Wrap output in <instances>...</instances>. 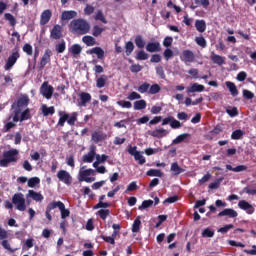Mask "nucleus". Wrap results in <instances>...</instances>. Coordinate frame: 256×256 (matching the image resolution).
I'll return each instance as SVG.
<instances>
[{
	"label": "nucleus",
	"mask_w": 256,
	"mask_h": 256,
	"mask_svg": "<svg viewBox=\"0 0 256 256\" xmlns=\"http://www.w3.org/2000/svg\"><path fill=\"white\" fill-rule=\"evenodd\" d=\"M205 91V86L199 83H193L187 88V93H203Z\"/></svg>",
	"instance_id": "obj_20"
},
{
	"label": "nucleus",
	"mask_w": 256,
	"mask_h": 256,
	"mask_svg": "<svg viewBox=\"0 0 256 256\" xmlns=\"http://www.w3.org/2000/svg\"><path fill=\"white\" fill-rule=\"evenodd\" d=\"M94 159H95V150H91L88 154H85L83 156L82 161L84 163H93Z\"/></svg>",
	"instance_id": "obj_34"
},
{
	"label": "nucleus",
	"mask_w": 256,
	"mask_h": 256,
	"mask_svg": "<svg viewBox=\"0 0 256 256\" xmlns=\"http://www.w3.org/2000/svg\"><path fill=\"white\" fill-rule=\"evenodd\" d=\"M70 28L72 33H77V35H87L91 26L89 25V22L84 19H75L70 23Z\"/></svg>",
	"instance_id": "obj_2"
},
{
	"label": "nucleus",
	"mask_w": 256,
	"mask_h": 256,
	"mask_svg": "<svg viewBox=\"0 0 256 256\" xmlns=\"http://www.w3.org/2000/svg\"><path fill=\"white\" fill-rule=\"evenodd\" d=\"M133 51H135V44H133V42L128 41L125 43V53L127 55V57H129V55H131V53H133Z\"/></svg>",
	"instance_id": "obj_40"
},
{
	"label": "nucleus",
	"mask_w": 256,
	"mask_h": 256,
	"mask_svg": "<svg viewBox=\"0 0 256 256\" xmlns=\"http://www.w3.org/2000/svg\"><path fill=\"white\" fill-rule=\"evenodd\" d=\"M151 87V84L147 83V82H144L143 84H141L139 87H138V91L140 93H147V91H149Z\"/></svg>",
	"instance_id": "obj_58"
},
{
	"label": "nucleus",
	"mask_w": 256,
	"mask_h": 256,
	"mask_svg": "<svg viewBox=\"0 0 256 256\" xmlns=\"http://www.w3.org/2000/svg\"><path fill=\"white\" fill-rule=\"evenodd\" d=\"M135 161H138L139 165H145L146 160H145V156L141 155V152H138L135 156H134Z\"/></svg>",
	"instance_id": "obj_60"
},
{
	"label": "nucleus",
	"mask_w": 256,
	"mask_h": 256,
	"mask_svg": "<svg viewBox=\"0 0 256 256\" xmlns=\"http://www.w3.org/2000/svg\"><path fill=\"white\" fill-rule=\"evenodd\" d=\"M137 189H139V186L137 185V182L133 181L127 186L125 193H129L131 191H137Z\"/></svg>",
	"instance_id": "obj_62"
},
{
	"label": "nucleus",
	"mask_w": 256,
	"mask_h": 256,
	"mask_svg": "<svg viewBox=\"0 0 256 256\" xmlns=\"http://www.w3.org/2000/svg\"><path fill=\"white\" fill-rule=\"evenodd\" d=\"M135 45L136 47H138V49H143L145 47V40L143 39V36L141 35H137L135 37Z\"/></svg>",
	"instance_id": "obj_43"
},
{
	"label": "nucleus",
	"mask_w": 256,
	"mask_h": 256,
	"mask_svg": "<svg viewBox=\"0 0 256 256\" xmlns=\"http://www.w3.org/2000/svg\"><path fill=\"white\" fill-rule=\"evenodd\" d=\"M59 120H58V126L59 127H65V122H68L69 119V114L65 113V112H59Z\"/></svg>",
	"instance_id": "obj_32"
},
{
	"label": "nucleus",
	"mask_w": 256,
	"mask_h": 256,
	"mask_svg": "<svg viewBox=\"0 0 256 256\" xmlns=\"http://www.w3.org/2000/svg\"><path fill=\"white\" fill-rule=\"evenodd\" d=\"M149 207H153V200H144L138 209L143 211V209H149Z\"/></svg>",
	"instance_id": "obj_51"
},
{
	"label": "nucleus",
	"mask_w": 256,
	"mask_h": 256,
	"mask_svg": "<svg viewBox=\"0 0 256 256\" xmlns=\"http://www.w3.org/2000/svg\"><path fill=\"white\" fill-rule=\"evenodd\" d=\"M159 91H161V86H159V84H153L152 86H150L148 93L149 95H157Z\"/></svg>",
	"instance_id": "obj_50"
},
{
	"label": "nucleus",
	"mask_w": 256,
	"mask_h": 256,
	"mask_svg": "<svg viewBox=\"0 0 256 256\" xmlns=\"http://www.w3.org/2000/svg\"><path fill=\"white\" fill-rule=\"evenodd\" d=\"M188 137H191V134L189 133L180 134L173 140V143L174 145H179V143H183V141H185V139H187Z\"/></svg>",
	"instance_id": "obj_38"
},
{
	"label": "nucleus",
	"mask_w": 256,
	"mask_h": 256,
	"mask_svg": "<svg viewBox=\"0 0 256 256\" xmlns=\"http://www.w3.org/2000/svg\"><path fill=\"white\" fill-rule=\"evenodd\" d=\"M20 57H21V54H19V48H14L12 50V54L8 57L6 64L4 66L5 71H9L10 69H13V67L15 66V63H17Z\"/></svg>",
	"instance_id": "obj_6"
},
{
	"label": "nucleus",
	"mask_w": 256,
	"mask_h": 256,
	"mask_svg": "<svg viewBox=\"0 0 256 256\" xmlns=\"http://www.w3.org/2000/svg\"><path fill=\"white\" fill-rule=\"evenodd\" d=\"M85 169V166H83L80 171H79V181L83 182L85 181V183H93V181H95V177H91V175H95V170L89 168V169Z\"/></svg>",
	"instance_id": "obj_5"
},
{
	"label": "nucleus",
	"mask_w": 256,
	"mask_h": 256,
	"mask_svg": "<svg viewBox=\"0 0 256 256\" xmlns=\"http://www.w3.org/2000/svg\"><path fill=\"white\" fill-rule=\"evenodd\" d=\"M194 3L197 7H204V9H207L210 5L209 0H194Z\"/></svg>",
	"instance_id": "obj_56"
},
{
	"label": "nucleus",
	"mask_w": 256,
	"mask_h": 256,
	"mask_svg": "<svg viewBox=\"0 0 256 256\" xmlns=\"http://www.w3.org/2000/svg\"><path fill=\"white\" fill-rule=\"evenodd\" d=\"M211 61L215 63L216 65H225V57L221 55L214 54L211 57Z\"/></svg>",
	"instance_id": "obj_35"
},
{
	"label": "nucleus",
	"mask_w": 256,
	"mask_h": 256,
	"mask_svg": "<svg viewBox=\"0 0 256 256\" xmlns=\"http://www.w3.org/2000/svg\"><path fill=\"white\" fill-rule=\"evenodd\" d=\"M96 21H101V23H104L105 25H107V19L105 18V15L103 14V11L98 10L95 18Z\"/></svg>",
	"instance_id": "obj_49"
},
{
	"label": "nucleus",
	"mask_w": 256,
	"mask_h": 256,
	"mask_svg": "<svg viewBox=\"0 0 256 256\" xmlns=\"http://www.w3.org/2000/svg\"><path fill=\"white\" fill-rule=\"evenodd\" d=\"M53 16V13L51 10L47 9L44 10L40 16V25H47L49 21H51V17Z\"/></svg>",
	"instance_id": "obj_19"
},
{
	"label": "nucleus",
	"mask_w": 256,
	"mask_h": 256,
	"mask_svg": "<svg viewBox=\"0 0 256 256\" xmlns=\"http://www.w3.org/2000/svg\"><path fill=\"white\" fill-rule=\"evenodd\" d=\"M63 205V202H61V201H53V202H50L48 205H47V207H46V210H48V211H53V209H57V207L59 208V209H61V206Z\"/></svg>",
	"instance_id": "obj_41"
},
{
	"label": "nucleus",
	"mask_w": 256,
	"mask_h": 256,
	"mask_svg": "<svg viewBox=\"0 0 256 256\" xmlns=\"http://www.w3.org/2000/svg\"><path fill=\"white\" fill-rule=\"evenodd\" d=\"M22 110L20 109H15L13 112V122L18 123H23V121H29L31 119V109L26 108L22 113Z\"/></svg>",
	"instance_id": "obj_3"
},
{
	"label": "nucleus",
	"mask_w": 256,
	"mask_h": 256,
	"mask_svg": "<svg viewBox=\"0 0 256 256\" xmlns=\"http://www.w3.org/2000/svg\"><path fill=\"white\" fill-rule=\"evenodd\" d=\"M79 99L77 100L78 107H87V103H91V95L89 92H80L78 94Z\"/></svg>",
	"instance_id": "obj_9"
},
{
	"label": "nucleus",
	"mask_w": 256,
	"mask_h": 256,
	"mask_svg": "<svg viewBox=\"0 0 256 256\" xmlns=\"http://www.w3.org/2000/svg\"><path fill=\"white\" fill-rule=\"evenodd\" d=\"M57 177L59 181H62L65 185H71L73 178L71 177V174L67 172L66 170H60L57 173Z\"/></svg>",
	"instance_id": "obj_10"
},
{
	"label": "nucleus",
	"mask_w": 256,
	"mask_h": 256,
	"mask_svg": "<svg viewBox=\"0 0 256 256\" xmlns=\"http://www.w3.org/2000/svg\"><path fill=\"white\" fill-rule=\"evenodd\" d=\"M195 28L198 33H205V31H207V23L205 22V20H196Z\"/></svg>",
	"instance_id": "obj_23"
},
{
	"label": "nucleus",
	"mask_w": 256,
	"mask_h": 256,
	"mask_svg": "<svg viewBox=\"0 0 256 256\" xmlns=\"http://www.w3.org/2000/svg\"><path fill=\"white\" fill-rule=\"evenodd\" d=\"M214 236H215V231L211 230L210 228H205L202 231V237L211 238V237H214Z\"/></svg>",
	"instance_id": "obj_57"
},
{
	"label": "nucleus",
	"mask_w": 256,
	"mask_h": 256,
	"mask_svg": "<svg viewBox=\"0 0 256 256\" xmlns=\"http://www.w3.org/2000/svg\"><path fill=\"white\" fill-rule=\"evenodd\" d=\"M66 49H67V46L65 44V40H62L61 43L56 45L57 53H65Z\"/></svg>",
	"instance_id": "obj_59"
},
{
	"label": "nucleus",
	"mask_w": 256,
	"mask_h": 256,
	"mask_svg": "<svg viewBox=\"0 0 256 256\" xmlns=\"http://www.w3.org/2000/svg\"><path fill=\"white\" fill-rule=\"evenodd\" d=\"M146 175L148 177H163V173L161 172V170H157V169H149L146 172Z\"/></svg>",
	"instance_id": "obj_44"
},
{
	"label": "nucleus",
	"mask_w": 256,
	"mask_h": 256,
	"mask_svg": "<svg viewBox=\"0 0 256 256\" xmlns=\"http://www.w3.org/2000/svg\"><path fill=\"white\" fill-rule=\"evenodd\" d=\"M4 18L6 21H9L11 27H15V25H17V19H15V16H13V14L5 13Z\"/></svg>",
	"instance_id": "obj_42"
},
{
	"label": "nucleus",
	"mask_w": 256,
	"mask_h": 256,
	"mask_svg": "<svg viewBox=\"0 0 256 256\" xmlns=\"http://www.w3.org/2000/svg\"><path fill=\"white\" fill-rule=\"evenodd\" d=\"M245 135V132L241 129H237L232 132L231 139L234 141H239V139H243V136Z\"/></svg>",
	"instance_id": "obj_33"
},
{
	"label": "nucleus",
	"mask_w": 256,
	"mask_h": 256,
	"mask_svg": "<svg viewBox=\"0 0 256 256\" xmlns=\"http://www.w3.org/2000/svg\"><path fill=\"white\" fill-rule=\"evenodd\" d=\"M104 31H105V28L99 25H94L92 28V35L93 37H100V35H102Z\"/></svg>",
	"instance_id": "obj_36"
},
{
	"label": "nucleus",
	"mask_w": 256,
	"mask_h": 256,
	"mask_svg": "<svg viewBox=\"0 0 256 256\" xmlns=\"http://www.w3.org/2000/svg\"><path fill=\"white\" fill-rule=\"evenodd\" d=\"M170 171H173L174 175H181V173H185V169L181 168L177 162H173L171 164Z\"/></svg>",
	"instance_id": "obj_27"
},
{
	"label": "nucleus",
	"mask_w": 256,
	"mask_h": 256,
	"mask_svg": "<svg viewBox=\"0 0 256 256\" xmlns=\"http://www.w3.org/2000/svg\"><path fill=\"white\" fill-rule=\"evenodd\" d=\"M155 71L158 77H160V79H165L166 75H165V70L163 69V66L161 65L156 66Z\"/></svg>",
	"instance_id": "obj_54"
},
{
	"label": "nucleus",
	"mask_w": 256,
	"mask_h": 256,
	"mask_svg": "<svg viewBox=\"0 0 256 256\" xmlns=\"http://www.w3.org/2000/svg\"><path fill=\"white\" fill-rule=\"evenodd\" d=\"M131 73H140V71H143V66L140 64H132L130 66Z\"/></svg>",
	"instance_id": "obj_63"
},
{
	"label": "nucleus",
	"mask_w": 256,
	"mask_h": 256,
	"mask_svg": "<svg viewBox=\"0 0 256 256\" xmlns=\"http://www.w3.org/2000/svg\"><path fill=\"white\" fill-rule=\"evenodd\" d=\"M26 199H32L33 201H36V203H43V199L45 197L41 192H37L35 190H28V193L26 194Z\"/></svg>",
	"instance_id": "obj_12"
},
{
	"label": "nucleus",
	"mask_w": 256,
	"mask_h": 256,
	"mask_svg": "<svg viewBox=\"0 0 256 256\" xmlns=\"http://www.w3.org/2000/svg\"><path fill=\"white\" fill-rule=\"evenodd\" d=\"M41 111L44 117H49V115H55V106L47 107V105L43 104L41 107Z\"/></svg>",
	"instance_id": "obj_24"
},
{
	"label": "nucleus",
	"mask_w": 256,
	"mask_h": 256,
	"mask_svg": "<svg viewBox=\"0 0 256 256\" xmlns=\"http://www.w3.org/2000/svg\"><path fill=\"white\" fill-rule=\"evenodd\" d=\"M180 59L184 63H193V61H195V54L191 50H184Z\"/></svg>",
	"instance_id": "obj_14"
},
{
	"label": "nucleus",
	"mask_w": 256,
	"mask_h": 256,
	"mask_svg": "<svg viewBox=\"0 0 256 256\" xmlns=\"http://www.w3.org/2000/svg\"><path fill=\"white\" fill-rule=\"evenodd\" d=\"M75 17H77V12L75 11H64L62 13L63 21H69L71 19H75Z\"/></svg>",
	"instance_id": "obj_31"
},
{
	"label": "nucleus",
	"mask_w": 256,
	"mask_h": 256,
	"mask_svg": "<svg viewBox=\"0 0 256 256\" xmlns=\"http://www.w3.org/2000/svg\"><path fill=\"white\" fill-rule=\"evenodd\" d=\"M149 59V54L145 50H140L136 54L137 61H147Z\"/></svg>",
	"instance_id": "obj_39"
},
{
	"label": "nucleus",
	"mask_w": 256,
	"mask_h": 256,
	"mask_svg": "<svg viewBox=\"0 0 256 256\" xmlns=\"http://www.w3.org/2000/svg\"><path fill=\"white\" fill-rule=\"evenodd\" d=\"M88 55H97L98 59H105V50L97 46L87 51Z\"/></svg>",
	"instance_id": "obj_17"
},
{
	"label": "nucleus",
	"mask_w": 256,
	"mask_h": 256,
	"mask_svg": "<svg viewBox=\"0 0 256 256\" xmlns=\"http://www.w3.org/2000/svg\"><path fill=\"white\" fill-rule=\"evenodd\" d=\"M146 51H148V53H159L161 51V43L149 42L146 45Z\"/></svg>",
	"instance_id": "obj_18"
},
{
	"label": "nucleus",
	"mask_w": 256,
	"mask_h": 256,
	"mask_svg": "<svg viewBox=\"0 0 256 256\" xmlns=\"http://www.w3.org/2000/svg\"><path fill=\"white\" fill-rule=\"evenodd\" d=\"M117 105H119V107H122L123 109H131L133 107V104H131V102L125 100L118 101Z\"/></svg>",
	"instance_id": "obj_55"
},
{
	"label": "nucleus",
	"mask_w": 256,
	"mask_h": 256,
	"mask_svg": "<svg viewBox=\"0 0 256 256\" xmlns=\"http://www.w3.org/2000/svg\"><path fill=\"white\" fill-rule=\"evenodd\" d=\"M22 49L24 53H26V55H29V56L33 55V46H31V44H28V43L24 44Z\"/></svg>",
	"instance_id": "obj_64"
},
{
	"label": "nucleus",
	"mask_w": 256,
	"mask_h": 256,
	"mask_svg": "<svg viewBox=\"0 0 256 256\" xmlns=\"http://www.w3.org/2000/svg\"><path fill=\"white\" fill-rule=\"evenodd\" d=\"M59 211L61 212V219H67V217L71 215V212L69 211V209L65 208L64 203L60 206Z\"/></svg>",
	"instance_id": "obj_48"
},
{
	"label": "nucleus",
	"mask_w": 256,
	"mask_h": 256,
	"mask_svg": "<svg viewBox=\"0 0 256 256\" xmlns=\"http://www.w3.org/2000/svg\"><path fill=\"white\" fill-rule=\"evenodd\" d=\"M238 215L239 213H237L233 208H226L218 214V217H229V219H235Z\"/></svg>",
	"instance_id": "obj_15"
},
{
	"label": "nucleus",
	"mask_w": 256,
	"mask_h": 256,
	"mask_svg": "<svg viewBox=\"0 0 256 256\" xmlns=\"http://www.w3.org/2000/svg\"><path fill=\"white\" fill-rule=\"evenodd\" d=\"M143 109H147V101L137 100L134 102V110L135 111H143Z\"/></svg>",
	"instance_id": "obj_28"
},
{
	"label": "nucleus",
	"mask_w": 256,
	"mask_h": 256,
	"mask_svg": "<svg viewBox=\"0 0 256 256\" xmlns=\"http://www.w3.org/2000/svg\"><path fill=\"white\" fill-rule=\"evenodd\" d=\"M12 204L15 205L18 211H25L27 209L25 195L23 193H15L12 196Z\"/></svg>",
	"instance_id": "obj_4"
},
{
	"label": "nucleus",
	"mask_w": 256,
	"mask_h": 256,
	"mask_svg": "<svg viewBox=\"0 0 256 256\" xmlns=\"http://www.w3.org/2000/svg\"><path fill=\"white\" fill-rule=\"evenodd\" d=\"M105 85H107V75H101L98 79H96L97 89H103Z\"/></svg>",
	"instance_id": "obj_29"
},
{
	"label": "nucleus",
	"mask_w": 256,
	"mask_h": 256,
	"mask_svg": "<svg viewBox=\"0 0 256 256\" xmlns=\"http://www.w3.org/2000/svg\"><path fill=\"white\" fill-rule=\"evenodd\" d=\"M107 139V134L103 133L102 131H95L92 134V141L94 143H101V141H105Z\"/></svg>",
	"instance_id": "obj_21"
},
{
	"label": "nucleus",
	"mask_w": 256,
	"mask_h": 256,
	"mask_svg": "<svg viewBox=\"0 0 256 256\" xmlns=\"http://www.w3.org/2000/svg\"><path fill=\"white\" fill-rule=\"evenodd\" d=\"M223 179H225V178L220 177V178L216 179L215 182L210 183L209 186H208L209 189H219Z\"/></svg>",
	"instance_id": "obj_53"
},
{
	"label": "nucleus",
	"mask_w": 256,
	"mask_h": 256,
	"mask_svg": "<svg viewBox=\"0 0 256 256\" xmlns=\"http://www.w3.org/2000/svg\"><path fill=\"white\" fill-rule=\"evenodd\" d=\"M81 51H83V48L79 44H74L70 48V53L76 57V55H81Z\"/></svg>",
	"instance_id": "obj_37"
},
{
	"label": "nucleus",
	"mask_w": 256,
	"mask_h": 256,
	"mask_svg": "<svg viewBox=\"0 0 256 256\" xmlns=\"http://www.w3.org/2000/svg\"><path fill=\"white\" fill-rule=\"evenodd\" d=\"M1 245L3 249H6V251H9L10 253H15L17 251V248L15 249L11 248V244L7 239L2 240Z\"/></svg>",
	"instance_id": "obj_46"
},
{
	"label": "nucleus",
	"mask_w": 256,
	"mask_h": 256,
	"mask_svg": "<svg viewBox=\"0 0 256 256\" xmlns=\"http://www.w3.org/2000/svg\"><path fill=\"white\" fill-rule=\"evenodd\" d=\"M2 159H0V167H8L11 163H17L19 161V150L12 148L6 150L2 154Z\"/></svg>",
	"instance_id": "obj_1"
},
{
	"label": "nucleus",
	"mask_w": 256,
	"mask_h": 256,
	"mask_svg": "<svg viewBox=\"0 0 256 256\" xmlns=\"http://www.w3.org/2000/svg\"><path fill=\"white\" fill-rule=\"evenodd\" d=\"M150 135L152 137H157L158 139H161L162 137L169 135V132H167V130H165L164 128H159V129L153 130L150 133Z\"/></svg>",
	"instance_id": "obj_22"
},
{
	"label": "nucleus",
	"mask_w": 256,
	"mask_h": 256,
	"mask_svg": "<svg viewBox=\"0 0 256 256\" xmlns=\"http://www.w3.org/2000/svg\"><path fill=\"white\" fill-rule=\"evenodd\" d=\"M28 105H29V96H27L26 94H23L12 105V109H19L20 111H23V109H25V107H27Z\"/></svg>",
	"instance_id": "obj_8"
},
{
	"label": "nucleus",
	"mask_w": 256,
	"mask_h": 256,
	"mask_svg": "<svg viewBox=\"0 0 256 256\" xmlns=\"http://www.w3.org/2000/svg\"><path fill=\"white\" fill-rule=\"evenodd\" d=\"M55 88L49 85L48 81H44L40 87V93L45 97V99H51L53 97V93Z\"/></svg>",
	"instance_id": "obj_7"
},
{
	"label": "nucleus",
	"mask_w": 256,
	"mask_h": 256,
	"mask_svg": "<svg viewBox=\"0 0 256 256\" xmlns=\"http://www.w3.org/2000/svg\"><path fill=\"white\" fill-rule=\"evenodd\" d=\"M141 231V216H137L132 224V233H139Z\"/></svg>",
	"instance_id": "obj_30"
},
{
	"label": "nucleus",
	"mask_w": 256,
	"mask_h": 256,
	"mask_svg": "<svg viewBox=\"0 0 256 256\" xmlns=\"http://www.w3.org/2000/svg\"><path fill=\"white\" fill-rule=\"evenodd\" d=\"M52 54H53V52L51 51V49L45 50L44 55L42 56V58L40 60V68L41 69H45V66L47 65V63L51 62Z\"/></svg>",
	"instance_id": "obj_16"
},
{
	"label": "nucleus",
	"mask_w": 256,
	"mask_h": 256,
	"mask_svg": "<svg viewBox=\"0 0 256 256\" xmlns=\"http://www.w3.org/2000/svg\"><path fill=\"white\" fill-rule=\"evenodd\" d=\"M79 114H77V112H73L71 114V116L68 118V125H70L71 127H73V125H75L76 121H77V117Z\"/></svg>",
	"instance_id": "obj_61"
},
{
	"label": "nucleus",
	"mask_w": 256,
	"mask_h": 256,
	"mask_svg": "<svg viewBox=\"0 0 256 256\" xmlns=\"http://www.w3.org/2000/svg\"><path fill=\"white\" fill-rule=\"evenodd\" d=\"M195 42L199 45V47H202V49L207 47V40H205V37L203 36L196 37Z\"/></svg>",
	"instance_id": "obj_52"
},
{
	"label": "nucleus",
	"mask_w": 256,
	"mask_h": 256,
	"mask_svg": "<svg viewBox=\"0 0 256 256\" xmlns=\"http://www.w3.org/2000/svg\"><path fill=\"white\" fill-rule=\"evenodd\" d=\"M226 87H227V89H229L232 97H237V95H239V90L237 89V86L235 85V83H233L231 81H227Z\"/></svg>",
	"instance_id": "obj_25"
},
{
	"label": "nucleus",
	"mask_w": 256,
	"mask_h": 256,
	"mask_svg": "<svg viewBox=\"0 0 256 256\" xmlns=\"http://www.w3.org/2000/svg\"><path fill=\"white\" fill-rule=\"evenodd\" d=\"M111 214V211L109 209H100L97 212V215H99L100 219H102V221H105L109 215Z\"/></svg>",
	"instance_id": "obj_45"
},
{
	"label": "nucleus",
	"mask_w": 256,
	"mask_h": 256,
	"mask_svg": "<svg viewBox=\"0 0 256 256\" xmlns=\"http://www.w3.org/2000/svg\"><path fill=\"white\" fill-rule=\"evenodd\" d=\"M39 183H41V179H39V177H32L28 179V187H30L31 189H33L34 187H37Z\"/></svg>",
	"instance_id": "obj_47"
},
{
	"label": "nucleus",
	"mask_w": 256,
	"mask_h": 256,
	"mask_svg": "<svg viewBox=\"0 0 256 256\" xmlns=\"http://www.w3.org/2000/svg\"><path fill=\"white\" fill-rule=\"evenodd\" d=\"M238 207L239 209H242V211H246L248 215H253L255 213V208L253 207V205H251L246 200H240L238 202Z\"/></svg>",
	"instance_id": "obj_13"
},
{
	"label": "nucleus",
	"mask_w": 256,
	"mask_h": 256,
	"mask_svg": "<svg viewBox=\"0 0 256 256\" xmlns=\"http://www.w3.org/2000/svg\"><path fill=\"white\" fill-rule=\"evenodd\" d=\"M63 37V26L56 24L50 31V38L54 40H59Z\"/></svg>",
	"instance_id": "obj_11"
},
{
	"label": "nucleus",
	"mask_w": 256,
	"mask_h": 256,
	"mask_svg": "<svg viewBox=\"0 0 256 256\" xmlns=\"http://www.w3.org/2000/svg\"><path fill=\"white\" fill-rule=\"evenodd\" d=\"M82 41L85 45H87V47H93L94 45H97V40H95V38H93V36H84L82 38Z\"/></svg>",
	"instance_id": "obj_26"
}]
</instances>
